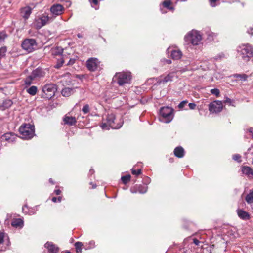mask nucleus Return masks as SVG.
Here are the masks:
<instances>
[{"label":"nucleus","mask_w":253,"mask_h":253,"mask_svg":"<svg viewBox=\"0 0 253 253\" xmlns=\"http://www.w3.org/2000/svg\"><path fill=\"white\" fill-rule=\"evenodd\" d=\"M45 75V71L44 69L40 68H36L24 80V84L26 87H28L32 84L33 81L44 77Z\"/></svg>","instance_id":"f257e3e1"},{"label":"nucleus","mask_w":253,"mask_h":253,"mask_svg":"<svg viewBox=\"0 0 253 253\" xmlns=\"http://www.w3.org/2000/svg\"><path fill=\"white\" fill-rule=\"evenodd\" d=\"M237 51L239 57H240L245 62L249 61L250 59L253 56V48L249 44L239 46Z\"/></svg>","instance_id":"f03ea898"},{"label":"nucleus","mask_w":253,"mask_h":253,"mask_svg":"<svg viewBox=\"0 0 253 253\" xmlns=\"http://www.w3.org/2000/svg\"><path fill=\"white\" fill-rule=\"evenodd\" d=\"M19 131L22 138L30 139L34 135V126L30 124H23L20 127Z\"/></svg>","instance_id":"7ed1b4c3"},{"label":"nucleus","mask_w":253,"mask_h":253,"mask_svg":"<svg viewBox=\"0 0 253 253\" xmlns=\"http://www.w3.org/2000/svg\"><path fill=\"white\" fill-rule=\"evenodd\" d=\"M173 110L169 107H162L160 110L159 120L161 122L169 123L173 118Z\"/></svg>","instance_id":"20e7f679"},{"label":"nucleus","mask_w":253,"mask_h":253,"mask_svg":"<svg viewBox=\"0 0 253 253\" xmlns=\"http://www.w3.org/2000/svg\"><path fill=\"white\" fill-rule=\"evenodd\" d=\"M113 79L117 81L119 85L122 86L126 84L130 83L131 75L129 72H119L116 73Z\"/></svg>","instance_id":"39448f33"},{"label":"nucleus","mask_w":253,"mask_h":253,"mask_svg":"<svg viewBox=\"0 0 253 253\" xmlns=\"http://www.w3.org/2000/svg\"><path fill=\"white\" fill-rule=\"evenodd\" d=\"M202 36L199 32L192 30L188 33L185 37V40L190 42L193 45H197L200 42Z\"/></svg>","instance_id":"423d86ee"},{"label":"nucleus","mask_w":253,"mask_h":253,"mask_svg":"<svg viewBox=\"0 0 253 253\" xmlns=\"http://www.w3.org/2000/svg\"><path fill=\"white\" fill-rule=\"evenodd\" d=\"M57 91L56 85L53 84H48L44 85L42 88L43 94L42 97L50 99L55 95Z\"/></svg>","instance_id":"0eeeda50"},{"label":"nucleus","mask_w":253,"mask_h":253,"mask_svg":"<svg viewBox=\"0 0 253 253\" xmlns=\"http://www.w3.org/2000/svg\"><path fill=\"white\" fill-rule=\"evenodd\" d=\"M106 121L109 127L113 129L120 128L123 124V121L121 119L119 120V122H116L117 120L113 114H108L106 117Z\"/></svg>","instance_id":"6e6552de"},{"label":"nucleus","mask_w":253,"mask_h":253,"mask_svg":"<svg viewBox=\"0 0 253 253\" xmlns=\"http://www.w3.org/2000/svg\"><path fill=\"white\" fill-rule=\"evenodd\" d=\"M22 48L28 51L31 52L37 48V44L35 40L33 39H27L24 40L22 43Z\"/></svg>","instance_id":"1a4fd4ad"},{"label":"nucleus","mask_w":253,"mask_h":253,"mask_svg":"<svg viewBox=\"0 0 253 253\" xmlns=\"http://www.w3.org/2000/svg\"><path fill=\"white\" fill-rule=\"evenodd\" d=\"M53 19V16L49 17L48 15H42L35 20L34 24L37 29H40L46 25L48 21H52Z\"/></svg>","instance_id":"9d476101"},{"label":"nucleus","mask_w":253,"mask_h":253,"mask_svg":"<svg viewBox=\"0 0 253 253\" xmlns=\"http://www.w3.org/2000/svg\"><path fill=\"white\" fill-rule=\"evenodd\" d=\"M100 62L96 58H90L86 63V66L88 70L91 72L95 71L99 66Z\"/></svg>","instance_id":"9b49d317"},{"label":"nucleus","mask_w":253,"mask_h":253,"mask_svg":"<svg viewBox=\"0 0 253 253\" xmlns=\"http://www.w3.org/2000/svg\"><path fill=\"white\" fill-rule=\"evenodd\" d=\"M223 105L221 101H215L211 103L209 105V110L212 113H218L222 111Z\"/></svg>","instance_id":"f8f14e48"},{"label":"nucleus","mask_w":253,"mask_h":253,"mask_svg":"<svg viewBox=\"0 0 253 253\" xmlns=\"http://www.w3.org/2000/svg\"><path fill=\"white\" fill-rule=\"evenodd\" d=\"M64 10V7L60 4H54L50 7V11L54 17L62 15Z\"/></svg>","instance_id":"ddd939ff"},{"label":"nucleus","mask_w":253,"mask_h":253,"mask_svg":"<svg viewBox=\"0 0 253 253\" xmlns=\"http://www.w3.org/2000/svg\"><path fill=\"white\" fill-rule=\"evenodd\" d=\"M174 77V73H169L167 75L164 76H161L157 79V83L158 84L161 85L165 84L169 82H171Z\"/></svg>","instance_id":"4468645a"},{"label":"nucleus","mask_w":253,"mask_h":253,"mask_svg":"<svg viewBox=\"0 0 253 253\" xmlns=\"http://www.w3.org/2000/svg\"><path fill=\"white\" fill-rule=\"evenodd\" d=\"M44 246L50 253H57L59 251V248L51 242H47Z\"/></svg>","instance_id":"2eb2a0df"},{"label":"nucleus","mask_w":253,"mask_h":253,"mask_svg":"<svg viewBox=\"0 0 253 253\" xmlns=\"http://www.w3.org/2000/svg\"><path fill=\"white\" fill-rule=\"evenodd\" d=\"M17 136L15 134L11 132L5 133L1 137V138L3 140L9 143H12L14 142Z\"/></svg>","instance_id":"dca6fc26"},{"label":"nucleus","mask_w":253,"mask_h":253,"mask_svg":"<svg viewBox=\"0 0 253 253\" xmlns=\"http://www.w3.org/2000/svg\"><path fill=\"white\" fill-rule=\"evenodd\" d=\"M32 8L29 6L25 7L21 9V16L25 20H27L31 14Z\"/></svg>","instance_id":"f3484780"},{"label":"nucleus","mask_w":253,"mask_h":253,"mask_svg":"<svg viewBox=\"0 0 253 253\" xmlns=\"http://www.w3.org/2000/svg\"><path fill=\"white\" fill-rule=\"evenodd\" d=\"M237 212L238 216L243 220H248L250 218L249 213L243 210L238 209Z\"/></svg>","instance_id":"a211bd4d"},{"label":"nucleus","mask_w":253,"mask_h":253,"mask_svg":"<svg viewBox=\"0 0 253 253\" xmlns=\"http://www.w3.org/2000/svg\"><path fill=\"white\" fill-rule=\"evenodd\" d=\"M242 172L243 174L246 175L248 177H253V170L248 166H243L242 168Z\"/></svg>","instance_id":"6ab92c4d"},{"label":"nucleus","mask_w":253,"mask_h":253,"mask_svg":"<svg viewBox=\"0 0 253 253\" xmlns=\"http://www.w3.org/2000/svg\"><path fill=\"white\" fill-rule=\"evenodd\" d=\"M182 56V52L179 50H173L171 51V57L174 60H178Z\"/></svg>","instance_id":"aec40b11"},{"label":"nucleus","mask_w":253,"mask_h":253,"mask_svg":"<svg viewBox=\"0 0 253 253\" xmlns=\"http://www.w3.org/2000/svg\"><path fill=\"white\" fill-rule=\"evenodd\" d=\"M174 154L178 158H182L184 155V150L182 147H177L174 149Z\"/></svg>","instance_id":"412c9836"},{"label":"nucleus","mask_w":253,"mask_h":253,"mask_svg":"<svg viewBox=\"0 0 253 253\" xmlns=\"http://www.w3.org/2000/svg\"><path fill=\"white\" fill-rule=\"evenodd\" d=\"M74 92V88L65 87L62 90L61 94L63 96L68 97Z\"/></svg>","instance_id":"4be33fe9"},{"label":"nucleus","mask_w":253,"mask_h":253,"mask_svg":"<svg viewBox=\"0 0 253 253\" xmlns=\"http://www.w3.org/2000/svg\"><path fill=\"white\" fill-rule=\"evenodd\" d=\"M64 121L65 124L69 125H73L77 122L76 119L74 117L65 116L64 118Z\"/></svg>","instance_id":"5701e85b"},{"label":"nucleus","mask_w":253,"mask_h":253,"mask_svg":"<svg viewBox=\"0 0 253 253\" xmlns=\"http://www.w3.org/2000/svg\"><path fill=\"white\" fill-rule=\"evenodd\" d=\"M12 226L15 227H22L23 225V221L20 218L15 219L11 222Z\"/></svg>","instance_id":"b1692460"},{"label":"nucleus","mask_w":253,"mask_h":253,"mask_svg":"<svg viewBox=\"0 0 253 253\" xmlns=\"http://www.w3.org/2000/svg\"><path fill=\"white\" fill-rule=\"evenodd\" d=\"M4 233L0 232V252L4 251L6 250V247L3 245L4 241Z\"/></svg>","instance_id":"393cba45"},{"label":"nucleus","mask_w":253,"mask_h":253,"mask_svg":"<svg viewBox=\"0 0 253 253\" xmlns=\"http://www.w3.org/2000/svg\"><path fill=\"white\" fill-rule=\"evenodd\" d=\"M233 77L239 80L243 81H247L248 77V76L245 74H235L233 75Z\"/></svg>","instance_id":"a878e982"},{"label":"nucleus","mask_w":253,"mask_h":253,"mask_svg":"<svg viewBox=\"0 0 253 253\" xmlns=\"http://www.w3.org/2000/svg\"><path fill=\"white\" fill-rule=\"evenodd\" d=\"M37 87L36 86H32L27 89V92L31 95L34 96L37 92Z\"/></svg>","instance_id":"bb28decb"},{"label":"nucleus","mask_w":253,"mask_h":253,"mask_svg":"<svg viewBox=\"0 0 253 253\" xmlns=\"http://www.w3.org/2000/svg\"><path fill=\"white\" fill-rule=\"evenodd\" d=\"M245 200L248 204L253 203V191L250 192L246 197Z\"/></svg>","instance_id":"cd10ccee"},{"label":"nucleus","mask_w":253,"mask_h":253,"mask_svg":"<svg viewBox=\"0 0 253 253\" xmlns=\"http://www.w3.org/2000/svg\"><path fill=\"white\" fill-rule=\"evenodd\" d=\"M83 245V244L82 242H77L75 243V246L77 253H81L82 252V247Z\"/></svg>","instance_id":"c85d7f7f"},{"label":"nucleus","mask_w":253,"mask_h":253,"mask_svg":"<svg viewBox=\"0 0 253 253\" xmlns=\"http://www.w3.org/2000/svg\"><path fill=\"white\" fill-rule=\"evenodd\" d=\"M12 104L13 102L11 100H5L3 102L2 107L4 108H8L12 105Z\"/></svg>","instance_id":"c756f323"},{"label":"nucleus","mask_w":253,"mask_h":253,"mask_svg":"<svg viewBox=\"0 0 253 253\" xmlns=\"http://www.w3.org/2000/svg\"><path fill=\"white\" fill-rule=\"evenodd\" d=\"M147 191V187L146 186H139L137 189V192L141 194L145 193Z\"/></svg>","instance_id":"7c9ffc66"},{"label":"nucleus","mask_w":253,"mask_h":253,"mask_svg":"<svg viewBox=\"0 0 253 253\" xmlns=\"http://www.w3.org/2000/svg\"><path fill=\"white\" fill-rule=\"evenodd\" d=\"M131 176L129 174H127L121 177V180L123 183L126 184L130 179Z\"/></svg>","instance_id":"2f4dec72"},{"label":"nucleus","mask_w":253,"mask_h":253,"mask_svg":"<svg viewBox=\"0 0 253 253\" xmlns=\"http://www.w3.org/2000/svg\"><path fill=\"white\" fill-rule=\"evenodd\" d=\"M232 158L234 160H235L239 163H240L242 161L241 156L240 155H239L238 154H234L232 156Z\"/></svg>","instance_id":"473e14b6"},{"label":"nucleus","mask_w":253,"mask_h":253,"mask_svg":"<svg viewBox=\"0 0 253 253\" xmlns=\"http://www.w3.org/2000/svg\"><path fill=\"white\" fill-rule=\"evenodd\" d=\"M210 92L212 94L215 95L216 96H219L220 95V91L217 88L212 89Z\"/></svg>","instance_id":"72a5a7b5"},{"label":"nucleus","mask_w":253,"mask_h":253,"mask_svg":"<svg viewBox=\"0 0 253 253\" xmlns=\"http://www.w3.org/2000/svg\"><path fill=\"white\" fill-rule=\"evenodd\" d=\"M82 111L84 114H86L89 111V106L88 104L85 105L82 109Z\"/></svg>","instance_id":"f704fd0d"},{"label":"nucleus","mask_w":253,"mask_h":253,"mask_svg":"<svg viewBox=\"0 0 253 253\" xmlns=\"http://www.w3.org/2000/svg\"><path fill=\"white\" fill-rule=\"evenodd\" d=\"M163 5L164 6L166 7L168 9H172V8L170 7V1H165L163 2Z\"/></svg>","instance_id":"c9c22d12"},{"label":"nucleus","mask_w":253,"mask_h":253,"mask_svg":"<svg viewBox=\"0 0 253 253\" xmlns=\"http://www.w3.org/2000/svg\"><path fill=\"white\" fill-rule=\"evenodd\" d=\"M131 172L132 174L135 175H139L141 173V169H139L138 170H135L134 169H131Z\"/></svg>","instance_id":"e433bc0d"},{"label":"nucleus","mask_w":253,"mask_h":253,"mask_svg":"<svg viewBox=\"0 0 253 253\" xmlns=\"http://www.w3.org/2000/svg\"><path fill=\"white\" fill-rule=\"evenodd\" d=\"M225 57V55L223 53H220L215 56L214 59L216 60H222L223 58Z\"/></svg>","instance_id":"4c0bfd02"},{"label":"nucleus","mask_w":253,"mask_h":253,"mask_svg":"<svg viewBox=\"0 0 253 253\" xmlns=\"http://www.w3.org/2000/svg\"><path fill=\"white\" fill-rule=\"evenodd\" d=\"M7 37L6 34L3 33H0V43L3 42Z\"/></svg>","instance_id":"58836bf2"},{"label":"nucleus","mask_w":253,"mask_h":253,"mask_svg":"<svg viewBox=\"0 0 253 253\" xmlns=\"http://www.w3.org/2000/svg\"><path fill=\"white\" fill-rule=\"evenodd\" d=\"M6 52V47H1L0 48V58L1 57L4 55L5 53Z\"/></svg>","instance_id":"ea45409f"},{"label":"nucleus","mask_w":253,"mask_h":253,"mask_svg":"<svg viewBox=\"0 0 253 253\" xmlns=\"http://www.w3.org/2000/svg\"><path fill=\"white\" fill-rule=\"evenodd\" d=\"M101 127L103 129H109L110 127L107 123H102Z\"/></svg>","instance_id":"a19ab883"},{"label":"nucleus","mask_w":253,"mask_h":253,"mask_svg":"<svg viewBox=\"0 0 253 253\" xmlns=\"http://www.w3.org/2000/svg\"><path fill=\"white\" fill-rule=\"evenodd\" d=\"M187 103V101H183L179 103L178 106L179 108L182 109Z\"/></svg>","instance_id":"79ce46f5"},{"label":"nucleus","mask_w":253,"mask_h":253,"mask_svg":"<svg viewBox=\"0 0 253 253\" xmlns=\"http://www.w3.org/2000/svg\"><path fill=\"white\" fill-rule=\"evenodd\" d=\"M161 61L163 62L164 64H170L171 63V60L170 59H163Z\"/></svg>","instance_id":"37998d69"},{"label":"nucleus","mask_w":253,"mask_h":253,"mask_svg":"<svg viewBox=\"0 0 253 253\" xmlns=\"http://www.w3.org/2000/svg\"><path fill=\"white\" fill-rule=\"evenodd\" d=\"M89 2L91 3L92 6H93V5H97L98 4V0H89Z\"/></svg>","instance_id":"c03bdc74"},{"label":"nucleus","mask_w":253,"mask_h":253,"mask_svg":"<svg viewBox=\"0 0 253 253\" xmlns=\"http://www.w3.org/2000/svg\"><path fill=\"white\" fill-rule=\"evenodd\" d=\"M61 200H62V197H59L58 198L53 197L52 199V201L53 202H56L57 201L58 202H61Z\"/></svg>","instance_id":"a18cd8bd"},{"label":"nucleus","mask_w":253,"mask_h":253,"mask_svg":"<svg viewBox=\"0 0 253 253\" xmlns=\"http://www.w3.org/2000/svg\"><path fill=\"white\" fill-rule=\"evenodd\" d=\"M75 61H76V59H70L69 61V62L67 63V65H73V64L75 63Z\"/></svg>","instance_id":"49530a36"},{"label":"nucleus","mask_w":253,"mask_h":253,"mask_svg":"<svg viewBox=\"0 0 253 253\" xmlns=\"http://www.w3.org/2000/svg\"><path fill=\"white\" fill-rule=\"evenodd\" d=\"M188 106L190 109H194L196 107V104L194 103H190Z\"/></svg>","instance_id":"de8ad7c7"},{"label":"nucleus","mask_w":253,"mask_h":253,"mask_svg":"<svg viewBox=\"0 0 253 253\" xmlns=\"http://www.w3.org/2000/svg\"><path fill=\"white\" fill-rule=\"evenodd\" d=\"M218 0H210V4L212 7H215V3Z\"/></svg>","instance_id":"09e8293b"},{"label":"nucleus","mask_w":253,"mask_h":253,"mask_svg":"<svg viewBox=\"0 0 253 253\" xmlns=\"http://www.w3.org/2000/svg\"><path fill=\"white\" fill-rule=\"evenodd\" d=\"M193 243H194L196 245H199V243H200V241H199L198 239H197L195 238V239H193Z\"/></svg>","instance_id":"8fccbe9b"},{"label":"nucleus","mask_w":253,"mask_h":253,"mask_svg":"<svg viewBox=\"0 0 253 253\" xmlns=\"http://www.w3.org/2000/svg\"><path fill=\"white\" fill-rule=\"evenodd\" d=\"M64 62V61L63 60L61 64H58L55 66L56 68H59L62 65V64Z\"/></svg>","instance_id":"3c124183"},{"label":"nucleus","mask_w":253,"mask_h":253,"mask_svg":"<svg viewBox=\"0 0 253 253\" xmlns=\"http://www.w3.org/2000/svg\"><path fill=\"white\" fill-rule=\"evenodd\" d=\"M61 192V191L59 189H57L54 191V193L57 195L60 194Z\"/></svg>","instance_id":"603ef678"},{"label":"nucleus","mask_w":253,"mask_h":253,"mask_svg":"<svg viewBox=\"0 0 253 253\" xmlns=\"http://www.w3.org/2000/svg\"><path fill=\"white\" fill-rule=\"evenodd\" d=\"M225 102L231 103L232 102V100L229 98H227L226 99Z\"/></svg>","instance_id":"864d4df0"},{"label":"nucleus","mask_w":253,"mask_h":253,"mask_svg":"<svg viewBox=\"0 0 253 253\" xmlns=\"http://www.w3.org/2000/svg\"><path fill=\"white\" fill-rule=\"evenodd\" d=\"M49 182H50L52 184H54V182L53 181L52 179L51 178H50L49 180Z\"/></svg>","instance_id":"5fc2aeb1"},{"label":"nucleus","mask_w":253,"mask_h":253,"mask_svg":"<svg viewBox=\"0 0 253 253\" xmlns=\"http://www.w3.org/2000/svg\"><path fill=\"white\" fill-rule=\"evenodd\" d=\"M253 131V128H250L249 129V131L251 133H252Z\"/></svg>","instance_id":"6e6d98bb"},{"label":"nucleus","mask_w":253,"mask_h":253,"mask_svg":"<svg viewBox=\"0 0 253 253\" xmlns=\"http://www.w3.org/2000/svg\"><path fill=\"white\" fill-rule=\"evenodd\" d=\"M191 67L193 68V69L196 70V69H197L198 68L197 67H195V68L194 67V66L193 65V64H191Z\"/></svg>","instance_id":"4d7b16f0"},{"label":"nucleus","mask_w":253,"mask_h":253,"mask_svg":"<svg viewBox=\"0 0 253 253\" xmlns=\"http://www.w3.org/2000/svg\"><path fill=\"white\" fill-rule=\"evenodd\" d=\"M248 32L249 33V34H251V35H253V32H252L251 33L249 32V31H248Z\"/></svg>","instance_id":"13d9d810"},{"label":"nucleus","mask_w":253,"mask_h":253,"mask_svg":"<svg viewBox=\"0 0 253 253\" xmlns=\"http://www.w3.org/2000/svg\"><path fill=\"white\" fill-rule=\"evenodd\" d=\"M78 37L79 38H81V36L80 35V34H78Z\"/></svg>","instance_id":"bf43d9fd"},{"label":"nucleus","mask_w":253,"mask_h":253,"mask_svg":"<svg viewBox=\"0 0 253 253\" xmlns=\"http://www.w3.org/2000/svg\"><path fill=\"white\" fill-rule=\"evenodd\" d=\"M66 75L69 76L70 75V74L69 73H66Z\"/></svg>","instance_id":"052dcab7"},{"label":"nucleus","mask_w":253,"mask_h":253,"mask_svg":"<svg viewBox=\"0 0 253 253\" xmlns=\"http://www.w3.org/2000/svg\"><path fill=\"white\" fill-rule=\"evenodd\" d=\"M96 187V185H93V188H94Z\"/></svg>","instance_id":"680f3d73"},{"label":"nucleus","mask_w":253,"mask_h":253,"mask_svg":"<svg viewBox=\"0 0 253 253\" xmlns=\"http://www.w3.org/2000/svg\"><path fill=\"white\" fill-rule=\"evenodd\" d=\"M90 243L91 244H92L93 243V241H91V242H90Z\"/></svg>","instance_id":"e2e57ef3"},{"label":"nucleus","mask_w":253,"mask_h":253,"mask_svg":"<svg viewBox=\"0 0 253 253\" xmlns=\"http://www.w3.org/2000/svg\"><path fill=\"white\" fill-rule=\"evenodd\" d=\"M65 253H71L70 252H67Z\"/></svg>","instance_id":"0e129e2a"},{"label":"nucleus","mask_w":253,"mask_h":253,"mask_svg":"<svg viewBox=\"0 0 253 253\" xmlns=\"http://www.w3.org/2000/svg\"><path fill=\"white\" fill-rule=\"evenodd\" d=\"M92 5H93V6H92V7H94V8H95V5H94L93 4H92Z\"/></svg>","instance_id":"69168bd1"},{"label":"nucleus","mask_w":253,"mask_h":253,"mask_svg":"<svg viewBox=\"0 0 253 253\" xmlns=\"http://www.w3.org/2000/svg\"><path fill=\"white\" fill-rule=\"evenodd\" d=\"M169 48H168L167 51H169Z\"/></svg>","instance_id":"338daca9"},{"label":"nucleus","mask_w":253,"mask_h":253,"mask_svg":"<svg viewBox=\"0 0 253 253\" xmlns=\"http://www.w3.org/2000/svg\"><path fill=\"white\" fill-rule=\"evenodd\" d=\"M252 137L253 138V133L252 134Z\"/></svg>","instance_id":"774afa93"}]
</instances>
